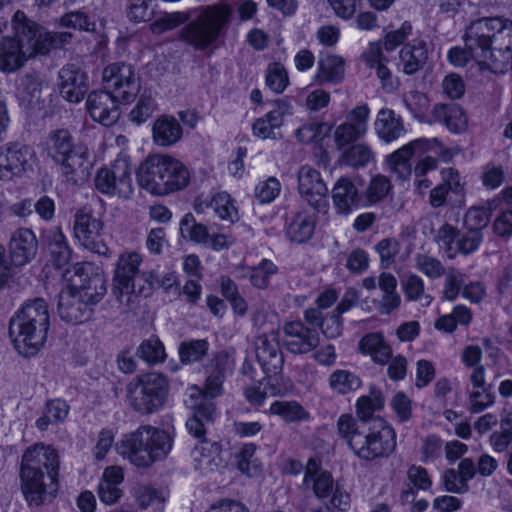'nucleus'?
Wrapping results in <instances>:
<instances>
[{
	"label": "nucleus",
	"instance_id": "f257e3e1",
	"mask_svg": "<svg viewBox=\"0 0 512 512\" xmlns=\"http://www.w3.org/2000/svg\"><path fill=\"white\" fill-rule=\"evenodd\" d=\"M464 48L454 46L447 60L454 67L471 64L481 72H502L512 49V23L505 17H486L472 22L463 35Z\"/></svg>",
	"mask_w": 512,
	"mask_h": 512
},
{
	"label": "nucleus",
	"instance_id": "f03ea898",
	"mask_svg": "<svg viewBox=\"0 0 512 512\" xmlns=\"http://www.w3.org/2000/svg\"><path fill=\"white\" fill-rule=\"evenodd\" d=\"M14 37H4L0 46V70L12 73L38 54H46L71 38L67 32L50 33L43 27L28 23L23 12L17 11L12 21Z\"/></svg>",
	"mask_w": 512,
	"mask_h": 512
},
{
	"label": "nucleus",
	"instance_id": "7ed1b4c3",
	"mask_svg": "<svg viewBox=\"0 0 512 512\" xmlns=\"http://www.w3.org/2000/svg\"><path fill=\"white\" fill-rule=\"evenodd\" d=\"M65 273V285L58 301L60 317L73 324L90 319L91 305L98 303L106 293V280L91 263H76Z\"/></svg>",
	"mask_w": 512,
	"mask_h": 512
},
{
	"label": "nucleus",
	"instance_id": "20e7f679",
	"mask_svg": "<svg viewBox=\"0 0 512 512\" xmlns=\"http://www.w3.org/2000/svg\"><path fill=\"white\" fill-rule=\"evenodd\" d=\"M59 456L44 444L29 447L22 455L21 490L30 506H41L55 497L59 488Z\"/></svg>",
	"mask_w": 512,
	"mask_h": 512
},
{
	"label": "nucleus",
	"instance_id": "39448f33",
	"mask_svg": "<svg viewBox=\"0 0 512 512\" xmlns=\"http://www.w3.org/2000/svg\"><path fill=\"white\" fill-rule=\"evenodd\" d=\"M338 433L344 438L355 455L365 461L388 457L396 448V433L385 420L377 417L373 426L367 427L349 414L337 421Z\"/></svg>",
	"mask_w": 512,
	"mask_h": 512
},
{
	"label": "nucleus",
	"instance_id": "423d86ee",
	"mask_svg": "<svg viewBox=\"0 0 512 512\" xmlns=\"http://www.w3.org/2000/svg\"><path fill=\"white\" fill-rule=\"evenodd\" d=\"M49 327L50 317L45 301L34 299L25 303L10 319L9 337L19 354L32 357L44 348Z\"/></svg>",
	"mask_w": 512,
	"mask_h": 512
},
{
	"label": "nucleus",
	"instance_id": "0eeeda50",
	"mask_svg": "<svg viewBox=\"0 0 512 512\" xmlns=\"http://www.w3.org/2000/svg\"><path fill=\"white\" fill-rule=\"evenodd\" d=\"M138 185L154 196H166L185 189L190 182L188 167L169 154L147 157L136 171Z\"/></svg>",
	"mask_w": 512,
	"mask_h": 512
},
{
	"label": "nucleus",
	"instance_id": "6e6552de",
	"mask_svg": "<svg viewBox=\"0 0 512 512\" xmlns=\"http://www.w3.org/2000/svg\"><path fill=\"white\" fill-rule=\"evenodd\" d=\"M172 448V438L164 430L146 425L125 435L118 452L137 467H149L154 462L166 458Z\"/></svg>",
	"mask_w": 512,
	"mask_h": 512
},
{
	"label": "nucleus",
	"instance_id": "1a4fd4ad",
	"mask_svg": "<svg viewBox=\"0 0 512 512\" xmlns=\"http://www.w3.org/2000/svg\"><path fill=\"white\" fill-rule=\"evenodd\" d=\"M42 149L66 176L84 175L92 167L88 149L76 144L68 129L51 130L42 142Z\"/></svg>",
	"mask_w": 512,
	"mask_h": 512
},
{
	"label": "nucleus",
	"instance_id": "9d476101",
	"mask_svg": "<svg viewBox=\"0 0 512 512\" xmlns=\"http://www.w3.org/2000/svg\"><path fill=\"white\" fill-rule=\"evenodd\" d=\"M222 394V386H190L187 389L186 406L192 410V416L186 422L188 432L206 441V425L213 423L216 416L214 399Z\"/></svg>",
	"mask_w": 512,
	"mask_h": 512
},
{
	"label": "nucleus",
	"instance_id": "9b49d317",
	"mask_svg": "<svg viewBox=\"0 0 512 512\" xmlns=\"http://www.w3.org/2000/svg\"><path fill=\"white\" fill-rule=\"evenodd\" d=\"M94 185L98 192L109 198L130 200L134 195L130 157L121 153L109 165L99 168Z\"/></svg>",
	"mask_w": 512,
	"mask_h": 512
},
{
	"label": "nucleus",
	"instance_id": "f8f14e48",
	"mask_svg": "<svg viewBox=\"0 0 512 512\" xmlns=\"http://www.w3.org/2000/svg\"><path fill=\"white\" fill-rule=\"evenodd\" d=\"M230 14L231 8L226 4L208 6L183 29L182 38L192 46L204 49L217 40Z\"/></svg>",
	"mask_w": 512,
	"mask_h": 512
},
{
	"label": "nucleus",
	"instance_id": "ddd939ff",
	"mask_svg": "<svg viewBox=\"0 0 512 512\" xmlns=\"http://www.w3.org/2000/svg\"><path fill=\"white\" fill-rule=\"evenodd\" d=\"M106 92L122 103L133 101L140 91V78L130 64L116 62L102 72Z\"/></svg>",
	"mask_w": 512,
	"mask_h": 512
},
{
	"label": "nucleus",
	"instance_id": "4468645a",
	"mask_svg": "<svg viewBox=\"0 0 512 512\" xmlns=\"http://www.w3.org/2000/svg\"><path fill=\"white\" fill-rule=\"evenodd\" d=\"M142 261V255L136 251H124L117 259L112 279V293L121 304L129 305L138 294L135 277Z\"/></svg>",
	"mask_w": 512,
	"mask_h": 512
},
{
	"label": "nucleus",
	"instance_id": "2eb2a0df",
	"mask_svg": "<svg viewBox=\"0 0 512 512\" xmlns=\"http://www.w3.org/2000/svg\"><path fill=\"white\" fill-rule=\"evenodd\" d=\"M36 161L34 149L20 142L0 146V181L13 182L33 169Z\"/></svg>",
	"mask_w": 512,
	"mask_h": 512
},
{
	"label": "nucleus",
	"instance_id": "dca6fc26",
	"mask_svg": "<svg viewBox=\"0 0 512 512\" xmlns=\"http://www.w3.org/2000/svg\"><path fill=\"white\" fill-rule=\"evenodd\" d=\"M179 231L184 239L214 251L227 249L232 246L235 241L234 238L223 229H216L215 226L207 227L198 223L191 213L183 216L179 223Z\"/></svg>",
	"mask_w": 512,
	"mask_h": 512
},
{
	"label": "nucleus",
	"instance_id": "f3484780",
	"mask_svg": "<svg viewBox=\"0 0 512 512\" xmlns=\"http://www.w3.org/2000/svg\"><path fill=\"white\" fill-rule=\"evenodd\" d=\"M103 226V222L92 214L79 212L75 216L73 233L83 248L108 258L112 251L101 238Z\"/></svg>",
	"mask_w": 512,
	"mask_h": 512
},
{
	"label": "nucleus",
	"instance_id": "a211bd4d",
	"mask_svg": "<svg viewBox=\"0 0 512 512\" xmlns=\"http://www.w3.org/2000/svg\"><path fill=\"white\" fill-rule=\"evenodd\" d=\"M483 241V232L466 230L460 234L456 228L444 224L437 233V243L448 257L452 258L457 253L470 254L478 250Z\"/></svg>",
	"mask_w": 512,
	"mask_h": 512
},
{
	"label": "nucleus",
	"instance_id": "6ab92c4d",
	"mask_svg": "<svg viewBox=\"0 0 512 512\" xmlns=\"http://www.w3.org/2000/svg\"><path fill=\"white\" fill-rule=\"evenodd\" d=\"M292 104L285 100H277L272 110L257 118L252 124V133L255 137L266 140L281 137V128L286 117L293 115Z\"/></svg>",
	"mask_w": 512,
	"mask_h": 512
},
{
	"label": "nucleus",
	"instance_id": "aec40b11",
	"mask_svg": "<svg viewBox=\"0 0 512 512\" xmlns=\"http://www.w3.org/2000/svg\"><path fill=\"white\" fill-rule=\"evenodd\" d=\"M298 191L302 198L315 209L327 206L328 188L318 170L303 165L298 171Z\"/></svg>",
	"mask_w": 512,
	"mask_h": 512
},
{
	"label": "nucleus",
	"instance_id": "412c9836",
	"mask_svg": "<svg viewBox=\"0 0 512 512\" xmlns=\"http://www.w3.org/2000/svg\"><path fill=\"white\" fill-rule=\"evenodd\" d=\"M370 110L366 105L352 109L346 116V121L340 124L334 132V139L339 148H342L363 137L368 130Z\"/></svg>",
	"mask_w": 512,
	"mask_h": 512
},
{
	"label": "nucleus",
	"instance_id": "4be33fe9",
	"mask_svg": "<svg viewBox=\"0 0 512 512\" xmlns=\"http://www.w3.org/2000/svg\"><path fill=\"white\" fill-rule=\"evenodd\" d=\"M118 100L105 90L91 92L86 100V108L90 118L105 127L114 125L120 111Z\"/></svg>",
	"mask_w": 512,
	"mask_h": 512
},
{
	"label": "nucleus",
	"instance_id": "5701e85b",
	"mask_svg": "<svg viewBox=\"0 0 512 512\" xmlns=\"http://www.w3.org/2000/svg\"><path fill=\"white\" fill-rule=\"evenodd\" d=\"M255 353L263 372L268 377L277 375L282 370L283 356L278 333L260 335L255 342Z\"/></svg>",
	"mask_w": 512,
	"mask_h": 512
},
{
	"label": "nucleus",
	"instance_id": "b1692460",
	"mask_svg": "<svg viewBox=\"0 0 512 512\" xmlns=\"http://www.w3.org/2000/svg\"><path fill=\"white\" fill-rule=\"evenodd\" d=\"M38 241L28 228L14 231L8 242L9 265L22 267L31 262L37 254Z\"/></svg>",
	"mask_w": 512,
	"mask_h": 512
},
{
	"label": "nucleus",
	"instance_id": "393cba45",
	"mask_svg": "<svg viewBox=\"0 0 512 512\" xmlns=\"http://www.w3.org/2000/svg\"><path fill=\"white\" fill-rule=\"evenodd\" d=\"M58 87L63 99L69 103H79L89 89L88 77L79 67L66 65L59 71Z\"/></svg>",
	"mask_w": 512,
	"mask_h": 512
},
{
	"label": "nucleus",
	"instance_id": "a878e982",
	"mask_svg": "<svg viewBox=\"0 0 512 512\" xmlns=\"http://www.w3.org/2000/svg\"><path fill=\"white\" fill-rule=\"evenodd\" d=\"M167 386H130L127 397L134 410L140 413H153L165 403Z\"/></svg>",
	"mask_w": 512,
	"mask_h": 512
},
{
	"label": "nucleus",
	"instance_id": "bb28decb",
	"mask_svg": "<svg viewBox=\"0 0 512 512\" xmlns=\"http://www.w3.org/2000/svg\"><path fill=\"white\" fill-rule=\"evenodd\" d=\"M332 201L337 214L348 216L354 209L362 206L363 198L359 193V181L355 178L341 177L332 188Z\"/></svg>",
	"mask_w": 512,
	"mask_h": 512
},
{
	"label": "nucleus",
	"instance_id": "cd10ccee",
	"mask_svg": "<svg viewBox=\"0 0 512 512\" xmlns=\"http://www.w3.org/2000/svg\"><path fill=\"white\" fill-rule=\"evenodd\" d=\"M422 143V138L415 139L388 155L386 165L389 171L399 179L408 181L412 174L410 160L415 154L423 155Z\"/></svg>",
	"mask_w": 512,
	"mask_h": 512
},
{
	"label": "nucleus",
	"instance_id": "c85d7f7f",
	"mask_svg": "<svg viewBox=\"0 0 512 512\" xmlns=\"http://www.w3.org/2000/svg\"><path fill=\"white\" fill-rule=\"evenodd\" d=\"M284 342L292 353H307L319 342L317 334L306 328L299 321L288 322L284 325Z\"/></svg>",
	"mask_w": 512,
	"mask_h": 512
},
{
	"label": "nucleus",
	"instance_id": "c756f323",
	"mask_svg": "<svg viewBox=\"0 0 512 512\" xmlns=\"http://www.w3.org/2000/svg\"><path fill=\"white\" fill-rule=\"evenodd\" d=\"M303 483L311 485L314 494L319 499L330 497L335 483L330 472L323 470L321 461L316 458H310L305 467Z\"/></svg>",
	"mask_w": 512,
	"mask_h": 512
},
{
	"label": "nucleus",
	"instance_id": "7c9ffc66",
	"mask_svg": "<svg viewBox=\"0 0 512 512\" xmlns=\"http://www.w3.org/2000/svg\"><path fill=\"white\" fill-rule=\"evenodd\" d=\"M345 72V59L340 55L327 53L319 58L313 78L318 84L337 85L343 82Z\"/></svg>",
	"mask_w": 512,
	"mask_h": 512
},
{
	"label": "nucleus",
	"instance_id": "2f4dec72",
	"mask_svg": "<svg viewBox=\"0 0 512 512\" xmlns=\"http://www.w3.org/2000/svg\"><path fill=\"white\" fill-rule=\"evenodd\" d=\"M428 58L426 42L422 37H415L399 51V67L405 74L419 71Z\"/></svg>",
	"mask_w": 512,
	"mask_h": 512
},
{
	"label": "nucleus",
	"instance_id": "473e14b6",
	"mask_svg": "<svg viewBox=\"0 0 512 512\" xmlns=\"http://www.w3.org/2000/svg\"><path fill=\"white\" fill-rule=\"evenodd\" d=\"M183 137V129L177 118L164 114L155 119L152 125V140L159 147H171Z\"/></svg>",
	"mask_w": 512,
	"mask_h": 512
},
{
	"label": "nucleus",
	"instance_id": "72a5a7b5",
	"mask_svg": "<svg viewBox=\"0 0 512 512\" xmlns=\"http://www.w3.org/2000/svg\"><path fill=\"white\" fill-rule=\"evenodd\" d=\"M374 129L378 137L385 143L396 141L406 133L402 119L388 108L378 111Z\"/></svg>",
	"mask_w": 512,
	"mask_h": 512
},
{
	"label": "nucleus",
	"instance_id": "f704fd0d",
	"mask_svg": "<svg viewBox=\"0 0 512 512\" xmlns=\"http://www.w3.org/2000/svg\"><path fill=\"white\" fill-rule=\"evenodd\" d=\"M382 46L381 41L370 42L361 57L367 67L376 71L382 86L390 90L394 88V83L391 72L386 66L388 60L383 54Z\"/></svg>",
	"mask_w": 512,
	"mask_h": 512
},
{
	"label": "nucleus",
	"instance_id": "c9c22d12",
	"mask_svg": "<svg viewBox=\"0 0 512 512\" xmlns=\"http://www.w3.org/2000/svg\"><path fill=\"white\" fill-rule=\"evenodd\" d=\"M359 348L362 354L370 356L374 362L379 364H385L392 354L390 346L379 333H370L364 336L359 342Z\"/></svg>",
	"mask_w": 512,
	"mask_h": 512
},
{
	"label": "nucleus",
	"instance_id": "e433bc0d",
	"mask_svg": "<svg viewBox=\"0 0 512 512\" xmlns=\"http://www.w3.org/2000/svg\"><path fill=\"white\" fill-rule=\"evenodd\" d=\"M46 239L53 264L58 268L68 264L71 258V249L62 231L59 228H54L47 233Z\"/></svg>",
	"mask_w": 512,
	"mask_h": 512
},
{
	"label": "nucleus",
	"instance_id": "4c0bfd02",
	"mask_svg": "<svg viewBox=\"0 0 512 512\" xmlns=\"http://www.w3.org/2000/svg\"><path fill=\"white\" fill-rule=\"evenodd\" d=\"M315 229V217L307 211L299 212L287 227L288 237L295 242H305L313 234Z\"/></svg>",
	"mask_w": 512,
	"mask_h": 512
},
{
	"label": "nucleus",
	"instance_id": "58836bf2",
	"mask_svg": "<svg viewBox=\"0 0 512 512\" xmlns=\"http://www.w3.org/2000/svg\"><path fill=\"white\" fill-rule=\"evenodd\" d=\"M379 287L383 292L380 310L382 314H389L399 307L401 298L396 291L397 280L390 273H382L379 276Z\"/></svg>",
	"mask_w": 512,
	"mask_h": 512
},
{
	"label": "nucleus",
	"instance_id": "ea45409f",
	"mask_svg": "<svg viewBox=\"0 0 512 512\" xmlns=\"http://www.w3.org/2000/svg\"><path fill=\"white\" fill-rule=\"evenodd\" d=\"M384 406V397L382 393L376 389H372L369 395L362 396L358 399L357 416L367 426H373V413L382 409Z\"/></svg>",
	"mask_w": 512,
	"mask_h": 512
},
{
	"label": "nucleus",
	"instance_id": "a19ab883",
	"mask_svg": "<svg viewBox=\"0 0 512 512\" xmlns=\"http://www.w3.org/2000/svg\"><path fill=\"white\" fill-rule=\"evenodd\" d=\"M391 188V182L386 176H374L365 190L362 206L366 207L383 200L389 194Z\"/></svg>",
	"mask_w": 512,
	"mask_h": 512
},
{
	"label": "nucleus",
	"instance_id": "79ce46f5",
	"mask_svg": "<svg viewBox=\"0 0 512 512\" xmlns=\"http://www.w3.org/2000/svg\"><path fill=\"white\" fill-rule=\"evenodd\" d=\"M265 82L272 92L276 94L283 93L290 84L285 66L279 62L270 63L266 69Z\"/></svg>",
	"mask_w": 512,
	"mask_h": 512
},
{
	"label": "nucleus",
	"instance_id": "37998d69",
	"mask_svg": "<svg viewBox=\"0 0 512 512\" xmlns=\"http://www.w3.org/2000/svg\"><path fill=\"white\" fill-rule=\"evenodd\" d=\"M211 207L222 220L235 222L239 219L238 208L234 200L226 192L216 193L212 197Z\"/></svg>",
	"mask_w": 512,
	"mask_h": 512
},
{
	"label": "nucleus",
	"instance_id": "c03bdc74",
	"mask_svg": "<svg viewBox=\"0 0 512 512\" xmlns=\"http://www.w3.org/2000/svg\"><path fill=\"white\" fill-rule=\"evenodd\" d=\"M492 216L490 206H475L467 210L464 216V227L468 231L483 232Z\"/></svg>",
	"mask_w": 512,
	"mask_h": 512
},
{
	"label": "nucleus",
	"instance_id": "a18cd8bd",
	"mask_svg": "<svg viewBox=\"0 0 512 512\" xmlns=\"http://www.w3.org/2000/svg\"><path fill=\"white\" fill-rule=\"evenodd\" d=\"M137 355L149 364H158L165 360L166 351L160 339L152 336L141 342Z\"/></svg>",
	"mask_w": 512,
	"mask_h": 512
},
{
	"label": "nucleus",
	"instance_id": "49530a36",
	"mask_svg": "<svg viewBox=\"0 0 512 512\" xmlns=\"http://www.w3.org/2000/svg\"><path fill=\"white\" fill-rule=\"evenodd\" d=\"M233 367L234 360L231 356L226 352L219 353L209 368L206 384H222L226 381L227 375L232 372Z\"/></svg>",
	"mask_w": 512,
	"mask_h": 512
},
{
	"label": "nucleus",
	"instance_id": "de8ad7c7",
	"mask_svg": "<svg viewBox=\"0 0 512 512\" xmlns=\"http://www.w3.org/2000/svg\"><path fill=\"white\" fill-rule=\"evenodd\" d=\"M209 344L206 340H191L179 345L178 353L183 364L200 361L208 352Z\"/></svg>",
	"mask_w": 512,
	"mask_h": 512
},
{
	"label": "nucleus",
	"instance_id": "09e8293b",
	"mask_svg": "<svg viewBox=\"0 0 512 512\" xmlns=\"http://www.w3.org/2000/svg\"><path fill=\"white\" fill-rule=\"evenodd\" d=\"M270 412L281 416L286 422H295L308 418L307 412L295 401H275L270 406Z\"/></svg>",
	"mask_w": 512,
	"mask_h": 512
},
{
	"label": "nucleus",
	"instance_id": "8fccbe9b",
	"mask_svg": "<svg viewBox=\"0 0 512 512\" xmlns=\"http://www.w3.org/2000/svg\"><path fill=\"white\" fill-rule=\"evenodd\" d=\"M404 293L408 300L417 301L422 307H427L432 302V297L425 293L423 280L416 276L411 275L404 282Z\"/></svg>",
	"mask_w": 512,
	"mask_h": 512
},
{
	"label": "nucleus",
	"instance_id": "3c124183",
	"mask_svg": "<svg viewBox=\"0 0 512 512\" xmlns=\"http://www.w3.org/2000/svg\"><path fill=\"white\" fill-rule=\"evenodd\" d=\"M373 158L370 147L364 143L354 144L342 153V160L352 167L364 166Z\"/></svg>",
	"mask_w": 512,
	"mask_h": 512
},
{
	"label": "nucleus",
	"instance_id": "603ef678",
	"mask_svg": "<svg viewBox=\"0 0 512 512\" xmlns=\"http://www.w3.org/2000/svg\"><path fill=\"white\" fill-rule=\"evenodd\" d=\"M134 497L142 509H146L148 506L162 508L165 502V496L161 491L146 485L135 488Z\"/></svg>",
	"mask_w": 512,
	"mask_h": 512
},
{
	"label": "nucleus",
	"instance_id": "864d4df0",
	"mask_svg": "<svg viewBox=\"0 0 512 512\" xmlns=\"http://www.w3.org/2000/svg\"><path fill=\"white\" fill-rule=\"evenodd\" d=\"M374 249L379 255L382 265L386 267L397 259L403 260L405 258V255L400 253L399 242L395 239H383L375 245Z\"/></svg>",
	"mask_w": 512,
	"mask_h": 512
},
{
	"label": "nucleus",
	"instance_id": "5fc2aeb1",
	"mask_svg": "<svg viewBox=\"0 0 512 512\" xmlns=\"http://www.w3.org/2000/svg\"><path fill=\"white\" fill-rule=\"evenodd\" d=\"M188 19L189 15L186 12L165 13L150 25V29L152 33L159 35L178 27Z\"/></svg>",
	"mask_w": 512,
	"mask_h": 512
},
{
	"label": "nucleus",
	"instance_id": "6e6d98bb",
	"mask_svg": "<svg viewBox=\"0 0 512 512\" xmlns=\"http://www.w3.org/2000/svg\"><path fill=\"white\" fill-rule=\"evenodd\" d=\"M145 281L148 284L147 288H140L138 293L149 295L154 285L157 284L159 287L168 291L169 289L178 286V277L174 271H169L158 277V275L152 271L144 275Z\"/></svg>",
	"mask_w": 512,
	"mask_h": 512
},
{
	"label": "nucleus",
	"instance_id": "4d7b16f0",
	"mask_svg": "<svg viewBox=\"0 0 512 512\" xmlns=\"http://www.w3.org/2000/svg\"><path fill=\"white\" fill-rule=\"evenodd\" d=\"M337 300V294L333 289H326L316 298L317 309L310 308L304 313L305 320L310 324H318L321 319L319 310L331 307Z\"/></svg>",
	"mask_w": 512,
	"mask_h": 512
},
{
	"label": "nucleus",
	"instance_id": "13d9d810",
	"mask_svg": "<svg viewBox=\"0 0 512 512\" xmlns=\"http://www.w3.org/2000/svg\"><path fill=\"white\" fill-rule=\"evenodd\" d=\"M482 352L478 346H468L463 351V362L466 366L473 367L471 373L472 384H484V370L481 366H477L481 360Z\"/></svg>",
	"mask_w": 512,
	"mask_h": 512
},
{
	"label": "nucleus",
	"instance_id": "bf43d9fd",
	"mask_svg": "<svg viewBox=\"0 0 512 512\" xmlns=\"http://www.w3.org/2000/svg\"><path fill=\"white\" fill-rule=\"evenodd\" d=\"M281 192V183L276 177H268L255 187V197L262 204L273 202Z\"/></svg>",
	"mask_w": 512,
	"mask_h": 512
},
{
	"label": "nucleus",
	"instance_id": "052dcab7",
	"mask_svg": "<svg viewBox=\"0 0 512 512\" xmlns=\"http://www.w3.org/2000/svg\"><path fill=\"white\" fill-rule=\"evenodd\" d=\"M441 111L445 114V124L447 128L453 133L464 132L467 128V117L458 105H451L449 107H440Z\"/></svg>",
	"mask_w": 512,
	"mask_h": 512
},
{
	"label": "nucleus",
	"instance_id": "680f3d73",
	"mask_svg": "<svg viewBox=\"0 0 512 512\" xmlns=\"http://www.w3.org/2000/svg\"><path fill=\"white\" fill-rule=\"evenodd\" d=\"M412 35V25L403 22L397 29L386 32L383 36L382 45L387 52L394 51Z\"/></svg>",
	"mask_w": 512,
	"mask_h": 512
},
{
	"label": "nucleus",
	"instance_id": "e2e57ef3",
	"mask_svg": "<svg viewBox=\"0 0 512 512\" xmlns=\"http://www.w3.org/2000/svg\"><path fill=\"white\" fill-rule=\"evenodd\" d=\"M422 142L423 155L432 154V156L442 162H449L458 154V149L444 146L437 138H422Z\"/></svg>",
	"mask_w": 512,
	"mask_h": 512
},
{
	"label": "nucleus",
	"instance_id": "0e129e2a",
	"mask_svg": "<svg viewBox=\"0 0 512 512\" xmlns=\"http://www.w3.org/2000/svg\"><path fill=\"white\" fill-rule=\"evenodd\" d=\"M192 457L195 469L203 473L213 471L218 466V457H215L211 450L204 446V443L193 449Z\"/></svg>",
	"mask_w": 512,
	"mask_h": 512
},
{
	"label": "nucleus",
	"instance_id": "69168bd1",
	"mask_svg": "<svg viewBox=\"0 0 512 512\" xmlns=\"http://www.w3.org/2000/svg\"><path fill=\"white\" fill-rule=\"evenodd\" d=\"M60 25L79 31L91 32L95 30L96 24L82 11L70 12L60 18Z\"/></svg>",
	"mask_w": 512,
	"mask_h": 512
},
{
	"label": "nucleus",
	"instance_id": "338daca9",
	"mask_svg": "<svg viewBox=\"0 0 512 512\" xmlns=\"http://www.w3.org/2000/svg\"><path fill=\"white\" fill-rule=\"evenodd\" d=\"M512 441V420L504 418L500 423V431H495L490 436V443L496 452L505 451Z\"/></svg>",
	"mask_w": 512,
	"mask_h": 512
},
{
	"label": "nucleus",
	"instance_id": "774afa93",
	"mask_svg": "<svg viewBox=\"0 0 512 512\" xmlns=\"http://www.w3.org/2000/svg\"><path fill=\"white\" fill-rule=\"evenodd\" d=\"M492 386H474L470 393V409L473 413H479L493 404L494 394L491 392Z\"/></svg>",
	"mask_w": 512,
	"mask_h": 512
}]
</instances>
